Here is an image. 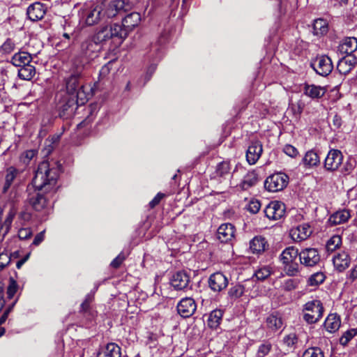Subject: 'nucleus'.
<instances>
[{"instance_id": "nucleus-41", "label": "nucleus", "mask_w": 357, "mask_h": 357, "mask_svg": "<svg viewBox=\"0 0 357 357\" xmlns=\"http://www.w3.org/2000/svg\"><path fill=\"white\" fill-rule=\"evenodd\" d=\"M356 335H357V328H351L344 333L340 339V342L342 345L346 346Z\"/></svg>"}, {"instance_id": "nucleus-24", "label": "nucleus", "mask_w": 357, "mask_h": 357, "mask_svg": "<svg viewBox=\"0 0 357 357\" xmlns=\"http://www.w3.org/2000/svg\"><path fill=\"white\" fill-rule=\"evenodd\" d=\"M121 348L115 343H108L98 353V357H121Z\"/></svg>"}, {"instance_id": "nucleus-19", "label": "nucleus", "mask_w": 357, "mask_h": 357, "mask_svg": "<svg viewBox=\"0 0 357 357\" xmlns=\"http://www.w3.org/2000/svg\"><path fill=\"white\" fill-rule=\"evenodd\" d=\"M263 152L262 144L259 141L252 142L246 151V160L250 165H255Z\"/></svg>"}, {"instance_id": "nucleus-23", "label": "nucleus", "mask_w": 357, "mask_h": 357, "mask_svg": "<svg viewBox=\"0 0 357 357\" xmlns=\"http://www.w3.org/2000/svg\"><path fill=\"white\" fill-rule=\"evenodd\" d=\"M326 92V89L325 87L314 84H305L303 89L304 94L312 99H319L322 98Z\"/></svg>"}, {"instance_id": "nucleus-14", "label": "nucleus", "mask_w": 357, "mask_h": 357, "mask_svg": "<svg viewBox=\"0 0 357 357\" xmlns=\"http://www.w3.org/2000/svg\"><path fill=\"white\" fill-rule=\"evenodd\" d=\"M190 276L184 271L176 273L171 280L172 287L176 290L190 289Z\"/></svg>"}, {"instance_id": "nucleus-8", "label": "nucleus", "mask_w": 357, "mask_h": 357, "mask_svg": "<svg viewBox=\"0 0 357 357\" xmlns=\"http://www.w3.org/2000/svg\"><path fill=\"white\" fill-rule=\"evenodd\" d=\"M85 23L93 26L104 20L103 6L101 4H93L84 11Z\"/></svg>"}, {"instance_id": "nucleus-50", "label": "nucleus", "mask_w": 357, "mask_h": 357, "mask_svg": "<svg viewBox=\"0 0 357 357\" xmlns=\"http://www.w3.org/2000/svg\"><path fill=\"white\" fill-rule=\"evenodd\" d=\"M17 290V282L13 278H10V281H9V284H8V287L7 289L8 297L9 298H12L14 296V295L15 294Z\"/></svg>"}, {"instance_id": "nucleus-42", "label": "nucleus", "mask_w": 357, "mask_h": 357, "mask_svg": "<svg viewBox=\"0 0 357 357\" xmlns=\"http://www.w3.org/2000/svg\"><path fill=\"white\" fill-rule=\"evenodd\" d=\"M302 357H324V353L319 347H310L303 352Z\"/></svg>"}, {"instance_id": "nucleus-2", "label": "nucleus", "mask_w": 357, "mask_h": 357, "mask_svg": "<svg viewBox=\"0 0 357 357\" xmlns=\"http://www.w3.org/2000/svg\"><path fill=\"white\" fill-rule=\"evenodd\" d=\"M84 67L78 66L75 71L66 82V91L70 97L79 100L81 105H84L90 93L86 91L85 85L80 81V75Z\"/></svg>"}, {"instance_id": "nucleus-61", "label": "nucleus", "mask_w": 357, "mask_h": 357, "mask_svg": "<svg viewBox=\"0 0 357 357\" xmlns=\"http://www.w3.org/2000/svg\"><path fill=\"white\" fill-rule=\"evenodd\" d=\"M44 231L38 233L35 236L32 244L34 245H38L44 240Z\"/></svg>"}, {"instance_id": "nucleus-38", "label": "nucleus", "mask_w": 357, "mask_h": 357, "mask_svg": "<svg viewBox=\"0 0 357 357\" xmlns=\"http://www.w3.org/2000/svg\"><path fill=\"white\" fill-rule=\"evenodd\" d=\"M303 162L306 166L314 167L320 164V159L316 152L313 151H309L305 153L303 159Z\"/></svg>"}, {"instance_id": "nucleus-17", "label": "nucleus", "mask_w": 357, "mask_h": 357, "mask_svg": "<svg viewBox=\"0 0 357 357\" xmlns=\"http://www.w3.org/2000/svg\"><path fill=\"white\" fill-rule=\"evenodd\" d=\"M209 287L213 291H221L228 285L227 277L220 272L212 274L208 280Z\"/></svg>"}, {"instance_id": "nucleus-28", "label": "nucleus", "mask_w": 357, "mask_h": 357, "mask_svg": "<svg viewBox=\"0 0 357 357\" xmlns=\"http://www.w3.org/2000/svg\"><path fill=\"white\" fill-rule=\"evenodd\" d=\"M266 245L267 242L265 238L257 236L250 241V249L253 254H260L265 250Z\"/></svg>"}, {"instance_id": "nucleus-39", "label": "nucleus", "mask_w": 357, "mask_h": 357, "mask_svg": "<svg viewBox=\"0 0 357 357\" xmlns=\"http://www.w3.org/2000/svg\"><path fill=\"white\" fill-rule=\"evenodd\" d=\"M342 244V238L339 235L333 236L326 243V248L328 252H332L340 248Z\"/></svg>"}, {"instance_id": "nucleus-29", "label": "nucleus", "mask_w": 357, "mask_h": 357, "mask_svg": "<svg viewBox=\"0 0 357 357\" xmlns=\"http://www.w3.org/2000/svg\"><path fill=\"white\" fill-rule=\"evenodd\" d=\"M355 64V57H344L339 61L337 66V69L340 72V73L342 75H347L354 68Z\"/></svg>"}, {"instance_id": "nucleus-21", "label": "nucleus", "mask_w": 357, "mask_h": 357, "mask_svg": "<svg viewBox=\"0 0 357 357\" xmlns=\"http://www.w3.org/2000/svg\"><path fill=\"white\" fill-rule=\"evenodd\" d=\"M140 20V14L137 12H132L123 17L121 26L123 29L126 30V36L129 31L139 24Z\"/></svg>"}, {"instance_id": "nucleus-16", "label": "nucleus", "mask_w": 357, "mask_h": 357, "mask_svg": "<svg viewBox=\"0 0 357 357\" xmlns=\"http://www.w3.org/2000/svg\"><path fill=\"white\" fill-rule=\"evenodd\" d=\"M312 231L308 223L299 225L290 231V236L294 241L301 242L306 240L312 234Z\"/></svg>"}, {"instance_id": "nucleus-18", "label": "nucleus", "mask_w": 357, "mask_h": 357, "mask_svg": "<svg viewBox=\"0 0 357 357\" xmlns=\"http://www.w3.org/2000/svg\"><path fill=\"white\" fill-rule=\"evenodd\" d=\"M47 11V7L40 2L31 4L26 10V15L31 21H38L43 18Z\"/></svg>"}, {"instance_id": "nucleus-33", "label": "nucleus", "mask_w": 357, "mask_h": 357, "mask_svg": "<svg viewBox=\"0 0 357 357\" xmlns=\"http://www.w3.org/2000/svg\"><path fill=\"white\" fill-rule=\"evenodd\" d=\"M36 75V68L31 63L20 67L18 76L23 80H31Z\"/></svg>"}, {"instance_id": "nucleus-9", "label": "nucleus", "mask_w": 357, "mask_h": 357, "mask_svg": "<svg viewBox=\"0 0 357 357\" xmlns=\"http://www.w3.org/2000/svg\"><path fill=\"white\" fill-rule=\"evenodd\" d=\"M311 66L318 75L323 77L328 75L333 69L331 58L326 55L317 56Z\"/></svg>"}, {"instance_id": "nucleus-13", "label": "nucleus", "mask_w": 357, "mask_h": 357, "mask_svg": "<svg viewBox=\"0 0 357 357\" xmlns=\"http://www.w3.org/2000/svg\"><path fill=\"white\" fill-rule=\"evenodd\" d=\"M197 309L195 300L190 297L182 298L177 305L178 313L184 318L191 317Z\"/></svg>"}, {"instance_id": "nucleus-48", "label": "nucleus", "mask_w": 357, "mask_h": 357, "mask_svg": "<svg viewBox=\"0 0 357 357\" xmlns=\"http://www.w3.org/2000/svg\"><path fill=\"white\" fill-rule=\"evenodd\" d=\"M298 284L299 280L298 279H288L283 283L282 288L285 291H292L298 287Z\"/></svg>"}, {"instance_id": "nucleus-20", "label": "nucleus", "mask_w": 357, "mask_h": 357, "mask_svg": "<svg viewBox=\"0 0 357 357\" xmlns=\"http://www.w3.org/2000/svg\"><path fill=\"white\" fill-rule=\"evenodd\" d=\"M351 217V215L349 210H339L330 215L328 222L331 226L344 224L347 222Z\"/></svg>"}, {"instance_id": "nucleus-53", "label": "nucleus", "mask_w": 357, "mask_h": 357, "mask_svg": "<svg viewBox=\"0 0 357 357\" xmlns=\"http://www.w3.org/2000/svg\"><path fill=\"white\" fill-rule=\"evenodd\" d=\"M125 259L126 255L123 252H121L115 259L112 260L110 266L114 268H118L120 267Z\"/></svg>"}, {"instance_id": "nucleus-1", "label": "nucleus", "mask_w": 357, "mask_h": 357, "mask_svg": "<svg viewBox=\"0 0 357 357\" xmlns=\"http://www.w3.org/2000/svg\"><path fill=\"white\" fill-rule=\"evenodd\" d=\"M61 171L59 162L43 161L39 164L32 181L35 191L29 192L26 199L34 210L41 211L47 206L48 199L41 192L54 191Z\"/></svg>"}, {"instance_id": "nucleus-46", "label": "nucleus", "mask_w": 357, "mask_h": 357, "mask_svg": "<svg viewBox=\"0 0 357 357\" xmlns=\"http://www.w3.org/2000/svg\"><path fill=\"white\" fill-rule=\"evenodd\" d=\"M15 215V211L11 209L7 215L5 221L3 222H1V229H4L5 233L8 231Z\"/></svg>"}, {"instance_id": "nucleus-37", "label": "nucleus", "mask_w": 357, "mask_h": 357, "mask_svg": "<svg viewBox=\"0 0 357 357\" xmlns=\"http://www.w3.org/2000/svg\"><path fill=\"white\" fill-rule=\"evenodd\" d=\"M230 169V165L228 162L223 161L220 162L216 167L215 176L222 178L231 176Z\"/></svg>"}, {"instance_id": "nucleus-35", "label": "nucleus", "mask_w": 357, "mask_h": 357, "mask_svg": "<svg viewBox=\"0 0 357 357\" xmlns=\"http://www.w3.org/2000/svg\"><path fill=\"white\" fill-rule=\"evenodd\" d=\"M223 316V312L221 310H213L208 319V326L211 328H216L220 324Z\"/></svg>"}, {"instance_id": "nucleus-15", "label": "nucleus", "mask_w": 357, "mask_h": 357, "mask_svg": "<svg viewBox=\"0 0 357 357\" xmlns=\"http://www.w3.org/2000/svg\"><path fill=\"white\" fill-rule=\"evenodd\" d=\"M235 231V227L232 224H222L218 229L217 237L222 243H229L234 238Z\"/></svg>"}, {"instance_id": "nucleus-32", "label": "nucleus", "mask_w": 357, "mask_h": 357, "mask_svg": "<svg viewBox=\"0 0 357 357\" xmlns=\"http://www.w3.org/2000/svg\"><path fill=\"white\" fill-rule=\"evenodd\" d=\"M340 324V318L335 314H331L325 320L324 327L327 331L333 333L339 329Z\"/></svg>"}, {"instance_id": "nucleus-30", "label": "nucleus", "mask_w": 357, "mask_h": 357, "mask_svg": "<svg viewBox=\"0 0 357 357\" xmlns=\"http://www.w3.org/2000/svg\"><path fill=\"white\" fill-rule=\"evenodd\" d=\"M32 60L31 55L26 52H19L15 54L11 59L12 63L18 67L31 63Z\"/></svg>"}, {"instance_id": "nucleus-64", "label": "nucleus", "mask_w": 357, "mask_h": 357, "mask_svg": "<svg viewBox=\"0 0 357 357\" xmlns=\"http://www.w3.org/2000/svg\"><path fill=\"white\" fill-rule=\"evenodd\" d=\"M357 278V267L356 266L351 271V273L349 274V279H351L352 281L356 280Z\"/></svg>"}, {"instance_id": "nucleus-22", "label": "nucleus", "mask_w": 357, "mask_h": 357, "mask_svg": "<svg viewBox=\"0 0 357 357\" xmlns=\"http://www.w3.org/2000/svg\"><path fill=\"white\" fill-rule=\"evenodd\" d=\"M350 261L349 255L344 251L337 253L333 257L334 267L339 272L347 268L350 264Z\"/></svg>"}, {"instance_id": "nucleus-4", "label": "nucleus", "mask_w": 357, "mask_h": 357, "mask_svg": "<svg viewBox=\"0 0 357 357\" xmlns=\"http://www.w3.org/2000/svg\"><path fill=\"white\" fill-rule=\"evenodd\" d=\"M299 257L298 250L293 246L285 248L280 255V260L283 265L284 271L289 276H295L300 271V266L297 262Z\"/></svg>"}, {"instance_id": "nucleus-59", "label": "nucleus", "mask_w": 357, "mask_h": 357, "mask_svg": "<svg viewBox=\"0 0 357 357\" xmlns=\"http://www.w3.org/2000/svg\"><path fill=\"white\" fill-rule=\"evenodd\" d=\"M165 195L159 192L155 197L149 202V206L151 208H153L155 206H157L161 199L164 197Z\"/></svg>"}, {"instance_id": "nucleus-62", "label": "nucleus", "mask_w": 357, "mask_h": 357, "mask_svg": "<svg viewBox=\"0 0 357 357\" xmlns=\"http://www.w3.org/2000/svg\"><path fill=\"white\" fill-rule=\"evenodd\" d=\"M90 298L89 296H87L85 300L83 301V303L81 304V311L82 312H86L89 310L90 307Z\"/></svg>"}, {"instance_id": "nucleus-7", "label": "nucleus", "mask_w": 357, "mask_h": 357, "mask_svg": "<svg viewBox=\"0 0 357 357\" xmlns=\"http://www.w3.org/2000/svg\"><path fill=\"white\" fill-rule=\"evenodd\" d=\"M288 183L289 176L284 173L278 172L267 177L264 186L270 192H278L282 190Z\"/></svg>"}, {"instance_id": "nucleus-26", "label": "nucleus", "mask_w": 357, "mask_h": 357, "mask_svg": "<svg viewBox=\"0 0 357 357\" xmlns=\"http://www.w3.org/2000/svg\"><path fill=\"white\" fill-rule=\"evenodd\" d=\"M357 50V39L354 37L345 38L338 46V51L341 54L350 55Z\"/></svg>"}, {"instance_id": "nucleus-11", "label": "nucleus", "mask_w": 357, "mask_h": 357, "mask_svg": "<svg viewBox=\"0 0 357 357\" xmlns=\"http://www.w3.org/2000/svg\"><path fill=\"white\" fill-rule=\"evenodd\" d=\"M298 253L301 264L305 266H314L321 260L319 252L316 248H305Z\"/></svg>"}, {"instance_id": "nucleus-49", "label": "nucleus", "mask_w": 357, "mask_h": 357, "mask_svg": "<svg viewBox=\"0 0 357 357\" xmlns=\"http://www.w3.org/2000/svg\"><path fill=\"white\" fill-rule=\"evenodd\" d=\"M261 208V204L257 199L251 200L248 204L247 209L250 213L255 214L259 212Z\"/></svg>"}, {"instance_id": "nucleus-47", "label": "nucleus", "mask_w": 357, "mask_h": 357, "mask_svg": "<svg viewBox=\"0 0 357 357\" xmlns=\"http://www.w3.org/2000/svg\"><path fill=\"white\" fill-rule=\"evenodd\" d=\"M271 344L268 342L261 344L257 350V357H265L271 351Z\"/></svg>"}, {"instance_id": "nucleus-27", "label": "nucleus", "mask_w": 357, "mask_h": 357, "mask_svg": "<svg viewBox=\"0 0 357 357\" xmlns=\"http://www.w3.org/2000/svg\"><path fill=\"white\" fill-rule=\"evenodd\" d=\"M18 174V169L14 167H9L6 169L5 174V181L2 188L3 193H6L11 188Z\"/></svg>"}, {"instance_id": "nucleus-40", "label": "nucleus", "mask_w": 357, "mask_h": 357, "mask_svg": "<svg viewBox=\"0 0 357 357\" xmlns=\"http://www.w3.org/2000/svg\"><path fill=\"white\" fill-rule=\"evenodd\" d=\"M325 278V275L322 272H317L308 278L307 284L310 286L317 287L324 282Z\"/></svg>"}, {"instance_id": "nucleus-12", "label": "nucleus", "mask_w": 357, "mask_h": 357, "mask_svg": "<svg viewBox=\"0 0 357 357\" xmlns=\"http://www.w3.org/2000/svg\"><path fill=\"white\" fill-rule=\"evenodd\" d=\"M264 213L270 220H279L282 218L285 213V206L282 202L279 201L271 202L266 206Z\"/></svg>"}, {"instance_id": "nucleus-57", "label": "nucleus", "mask_w": 357, "mask_h": 357, "mask_svg": "<svg viewBox=\"0 0 357 357\" xmlns=\"http://www.w3.org/2000/svg\"><path fill=\"white\" fill-rule=\"evenodd\" d=\"M112 63L113 61H110L101 68L99 73L100 77L104 78L109 73Z\"/></svg>"}, {"instance_id": "nucleus-54", "label": "nucleus", "mask_w": 357, "mask_h": 357, "mask_svg": "<svg viewBox=\"0 0 357 357\" xmlns=\"http://www.w3.org/2000/svg\"><path fill=\"white\" fill-rule=\"evenodd\" d=\"M96 45L95 43L93 42V36L92 37V39H87L84 42L82 43V50L87 54L89 51L93 52V46Z\"/></svg>"}, {"instance_id": "nucleus-3", "label": "nucleus", "mask_w": 357, "mask_h": 357, "mask_svg": "<svg viewBox=\"0 0 357 357\" xmlns=\"http://www.w3.org/2000/svg\"><path fill=\"white\" fill-rule=\"evenodd\" d=\"M114 38L119 39L126 38V30L123 29L121 24H113L102 26L93 35V42L96 45H98Z\"/></svg>"}, {"instance_id": "nucleus-60", "label": "nucleus", "mask_w": 357, "mask_h": 357, "mask_svg": "<svg viewBox=\"0 0 357 357\" xmlns=\"http://www.w3.org/2000/svg\"><path fill=\"white\" fill-rule=\"evenodd\" d=\"M304 109V104L301 101H298L292 105V110L295 114L300 115Z\"/></svg>"}, {"instance_id": "nucleus-55", "label": "nucleus", "mask_w": 357, "mask_h": 357, "mask_svg": "<svg viewBox=\"0 0 357 357\" xmlns=\"http://www.w3.org/2000/svg\"><path fill=\"white\" fill-rule=\"evenodd\" d=\"M32 236L31 229L29 227L22 228L18 231V237L21 240H26Z\"/></svg>"}, {"instance_id": "nucleus-56", "label": "nucleus", "mask_w": 357, "mask_h": 357, "mask_svg": "<svg viewBox=\"0 0 357 357\" xmlns=\"http://www.w3.org/2000/svg\"><path fill=\"white\" fill-rule=\"evenodd\" d=\"M284 152L289 156L291 158H295L298 154V150L290 144H287L284 146L283 149Z\"/></svg>"}, {"instance_id": "nucleus-51", "label": "nucleus", "mask_w": 357, "mask_h": 357, "mask_svg": "<svg viewBox=\"0 0 357 357\" xmlns=\"http://www.w3.org/2000/svg\"><path fill=\"white\" fill-rule=\"evenodd\" d=\"M36 153L37 151L36 150H28L22 153L21 156V160L24 163H29L30 160H32L36 156Z\"/></svg>"}, {"instance_id": "nucleus-45", "label": "nucleus", "mask_w": 357, "mask_h": 357, "mask_svg": "<svg viewBox=\"0 0 357 357\" xmlns=\"http://www.w3.org/2000/svg\"><path fill=\"white\" fill-rule=\"evenodd\" d=\"M15 44L14 41L10 38H8L1 46L0 52L3 54H10L15 50Z\"/></svg>"}, {"instance_id": "nucleus-10", "label": "nucleus", "mask_w": 357, "mask_h": 357, "mask_svg": "<svg viewBox=\"0 0 357 357\" xmlns=\"http://www.w3.org/2000/svg\"><path fill=\"white\" fill-rule=\"evenodd\" d=\"M343 161V155L337 149H331L324 163V169L328 172H335L338 169Z\"/></svg>"}, {"instance_id": "nucleus-63", "label": "nucleus", "mask_w": 357, "mask_h": 357, "mask_svg": "<svg viewBox=\"0 0 357 357\" xmlns=\"http://www.w3.org/2000/svg\"><path fill=\"white\" fill-rule=\"evenodd\" d=\"M333 121V125L336 128H340L341 126V125H342V119L338 115H335L334 116Z\"/></svg>"}, {"instance_id": "nucleus-5", "label": "nucleus", "mask_w": 357, "mask_h": 357, "mask_svg": "<svg viewBox=\"0 0 357 357\" xmlns=\"http://www.w3.org/2000/svg\"><path fill=\"white\" fill-rule=\"evenodd\" d=\"M324 308L319 300H312L307 302L303 308V318L307 324L318 322L323 317Z\"/></svg>"}, {"instance_id": "nucleus-44", "label": "nucleus", "mask_w": 357, "mask_h": 357, "mask_svg": "<svg viewBox=\"0 0 357 357\" xmlns=\"http://www.w3.org/2000/svg\"><path fill=\"white\" fill-rule=\"evenodd\" d=\"M243 286L241 284H236L229 289L228 294L232 298H238L243 294Z\"/></svg>"}, {"instance_id": "nucleus-34", "label": "nucleus", "mask_w": 357, "mask_h": 357, "mask_svg": "<svg viewBox=\"0 0 357 357\" xmlns=\"http://www.w3.org/2000/svg\"><path fill=\"white\" fill-rule=\"evenodd\" d=\"M282 324V318L278 314L273 313L266 318L267 327L273 331L280 329Z\"/></svg>"}, {"instance_id": "nucleus-25", "label": "nucleus", "mask_w": 357, "mask_h": 357, "mask_svg": "<svg viewBox=\"0 0 357 357\" xmlns=\"http://www.w3.org/2000/svg\"><path fill=\"white\" fill-rule=\"evenodd\" d=\"M79 105H82L78 98L70 97L61 107L60 115L67 116L73 114Z\"/></svg>"}, {"instance_id": "nucleus-6", "label": "nucleus", "mask_w": 357, "mask_h": 357, "mask_svg": "<svg viewBox=\"0 0 357 357\" xmlns=\"http://www.w3.org/2000/svg\"><path fill=\"white\" fill-rule=\"evenodd\" d=\"M132 8V4L127 0H114L103 7L105 18H112L118 15H123L130 12Z\"/></svg>"}, {"instance_id": "nucleus-31", "label": "nucleus", "mask_w": 357, "mask_h": 357, "mask_svg": "<svg viewBox=\"0 0 357 357\" xmlns=\"http://www.w3.org/2000/svg\"><path fill=\"white\" fill-rule=\"evenodd\" d=\"M257 182L258 176L257 173L255 171L248 172L240 183V187L242 190H246L255 185Z\"/></svg>"}, {"instance_id": "nucleus-52", "label": "nucleus", "mask_w": 357, "mask_h": 357, "mask_svg": "<svg viewBox=\"0 0 357 357\" xmlns=\"http://www.w3.org/2000/svg\"><path fill=\"white\" fill-rule=\"evenodd\" d=\"M10 256L7 252L0 253V271L8 265L10 262Z\"/></svg>"}, {"instance_id": "nucleus-36", "label": "nucleus", "mask_w": 357, "mask_h": 357, "mask_svg": "<svg viewBox=\"0 0 357 357\" xmlns=\"http://www.w3.org/2000/svg\"><path fill=\"white\" fill-rule=\"evenodd\" d=\"M312 29L314 35L317 36L325 35L328 32V23L324 19L315 20Z\"/></svg>"}, {"instance_id": "nucleus-58", "label": "nucleus", "mask_w": 357, "mask_h": 357, "mask_svg": "<svg viewBox=\"0 0 357 357\" xmlns=\"http://www.w3.org/2000/svg\"><path fill=\"white\" fill-rule=\"evenodd\" d=\"M284 342L289 347H292L297 342V337L295 334H290L284 338Z\"/></svg>"}, {"instance_id": "nucleus-43", "label": "nucleus", "mask_w": 357, "mask_h": 357, "mask_svg": "<svg viewBox=\"0 0 357 357\" xmlns=\"http://www.w3.org/2000/svg\"><path fill=\"white\" fill-rule=\"evenodd\" d=\"M271 274V268L269 266H263L255 271V275L258 280H264Z\"/></svg>"}]
</instances>
